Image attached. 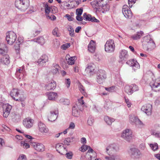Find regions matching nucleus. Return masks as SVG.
Segmentation results:
<instances>
[{
  "label": "nucleus",
  "instance_id": "obj_47",
  "mask_svg": "<svg viewBox=\"0 0 160 160\" xmlns=\"http://www.w3.org/2000/svg\"><path fill=\"white\" fill-rule=\"evenodd\" d=\"M150 146L153 151L157 150L158 148V144L157 143H154V144H150Z\"/></svg>",
  "mask_w": 160,
  "mask_h": 160
},
{
  "label": "nucleus",
  "instance_id": "obj_57",
  "mask_svg": "<svg viewBox=\"0 0 160 160\" xmlns=\"http://www.w3.org/2000/svg\"><path fill=\"white\" fill-rule=\"evenodd\" d=\"M12 115L13 119L15 120L20 119L21 118L20 115L18 113H14Z\"/></svg>",
  "mask_w": 160,
  "mask_h": 160
},
{
  "label": "nucleus",
  "instance_id": "obj_64",
  "mask_svg": "<svg viewBox=\"0 0 160 160\" xmlns=\"http://www.w3.org/2000/svg\"><path fill=\"white\" fill-rule=\"evenodd\" d=\"M155 105L158 106L160 105V97H158L157 98L154 102Z\"/></svg>",
  "mask_w": 160,
  "mask_h": 160
},
{
  "label": "nucleus",
  "instance_id": "obj_4",
  "mask_svg": "<svg viewBox=\"0 0 160 160\" xmlns=\"http://www.w3.org/2000/svg\"><path fill=\"white\" fill-rule=\"evenodd\" d=\"M115 48V44L114 41L112 39L108 40L105 45V51L108 53L114 52Z\"/></svg>",
  "mask_w": 160,
  "mask_h": 160
},
{
  "label": "nucleus",
  "instance_id": "obj_33",
  "mask_svg": "<svg viewBox=\"0 0 160 160\" xmlns=\"http://www.w3.org/2000/svg\"><path fill=\"white\" fill-rule=\"evenodd\" d=\"M75 57H70L69 54H67L66 57V59L69 65H72L74 64Z\"/></svg>",
  "mask_w": 160,
  "mask_h": 160
},
{
  "label": "nucleus",
  "instance_id": "obj_44",
  "mask_svg": "<svg viewBox=\"0 0 160 160\" xmlns=\"http://www.w3.org/2000/svg\"><path fill=\"white\" fill-rule=\"evenodd\" d=\"M73 138H67L64 140V142L66 145H69L70 144L69 143L73 141Z\"/></svg>",
  "mask_w": 160,
  "mask_h": 160
},
{
  "label": "nucleus",
  "instance_id": "obj_17",
  "mask_svg": "<svg viewBox=\"0 0 160 160\" xmlns=\"http://www.w3.org/2000/svg\"><path fill=\"white\" fill-rule=\"evenodd\" d=\"M32 146L37 151L43 152L45 150V147L42 144L34 142L32 143Z\"/></svg>",
  "mask_w": 160,
  "mask_h": 160
},
{
  "label": "nucleus",
  "instance_id": "obj_22",
  "mask_svg": "<svg viewBox=\"0 0 160 160\" xmlns=\"http://www.w3.org/2000/svg\"><path fill=\"white\" fill-rule=\"evenodd\" d=\"M128 56V52L125 50H122L119 52V58L122 61L126 60Z\"/></svg>",
  "mask_w": 160,
  "mask_h": 160
},
{
  "label": "nucleus",
  "instance_id": "obj_21",
  "mask_svg": "<svg viewBox=\"0 0 160 160\" xmlns=\"http://www.w3.org/2000/svg\"><path fill=\"white\" fill-rule=\"evenodd\" d=\"M48 60V58L47 56L46 55H43L38 59L37 63L40 66H42L45 64L46 62Z\"/></svg>",
  "mask_w": 160,
  "mask_h": 160
},
{
  "label": "nucleus",
  "instance_id": "obj_14",
  "mask_svg": "<svg viewBox=\"0 0 160 160\" xmlns=\"http://www.w3.org/2000/svg\"><path fill=\"white\" fill-rule=\"evenodd\" d=\"M55 148L56 151L62 155H64L67 151V149L63 144L62 143H58L56 145Z\"/></svg>",
  "mask_w": 160,
  "mask_h": 160
},
{
  "label": "nucleus",
  "instance_id": "obj_40",
  "mask_svg": "<svg viewBox=\"0 0 160 160\" xmlns=\"http://www.w3.org/2000/svg\"><path fill=\"white\" fill-rule=\"evenodd\" d=\"M125 91L128 94L131 95L132 93L131 87V85H127L125 87Z\"/></svg>",
  "mask_w": 160,
  "mask_h": 160
},
{
  "label": "nucleus",
  "instance_id": "obj_26",
  "mask_svg": "<svg viewBox=\"0 0 160 160\" xmlns=\"http://www.w3.org/2000/svg\"><path fill=\"white\" fill-rule=\"evenodd\" d=\"M38 127L39 131L42 133H47L48 131L46 125L41 122L38 123Z\"/></svg>",
  "mask_w": 160,
  "mask_h": 160
},
{
  "label": "nucleus",
  "instance_id": "obj_28",
  "mask_svg": "<svg viewBox=\"0 0 160 160\" xmlns=\"http://www.w3.org/2000/svg\"><path fill=\"white\" fill-rule=\"evenodd\" d=\"M47 95L48 99L50 100L54 101L58 98V94L54 92L47 93Z\"/></svg>",
  "mask_w": 160,
  "mask_h": 160
},
{
  "label": "nucleus",
  "instance_id": "obj_12",
  "mask_svg": "<svg viewBox=\"0 0 160 160\" xmlns=\"http://www.w3.org/2000/svg\"><path fill=\"white\" fill-rule=\"evenodd\" d=\"M106 78V75L105 72L103 70H101L99 71V73L97 74V81L100 84L102 83L105 79Z\"/></svg>",
  "mask_w": 160,
  "mask_h": 160
},
{
  "label": "nucleus",
  "instance_id": "obj_42",
  "mask_svg": "<svg viewBox=\"0 0 160 160\" xmlns=\"http://www.w3.org/2000/svg\"><path fill=\"white\" fill-rule=\"evenodd\" d=\"M68 31H69V34L71 37H74V30L72 27L69 26L68 28Z\"/></svg>",
  "mask_w": 160,
  "mask_h": 160
},
{
  "label": "nucleus",
  "instance_id": "obj_1",
  "mask_svg": "<svg viewBox=\"0 0 160 160\" xmlns=\"http://www.w3.org/2000/svg\"><path fill=\"white\" fill-rule=\"evenodd\" d=\"M107 153L108 156H106L105 158L108 160H120L119 156L117 152L118 150V146L113 143L108 145L106 148Z\"/></svg>",
  "mask_w": 160,
  "mask_h": 160
},
{
  "label": "nucleus",
  "instance_id": "obj_25",
  "mask_svg": "<svg viewBox=\"0 0 160 160\" xmlns=\"http://www.w3.org/2000/svg\"><path fill=\"white\" fill-rule=\"evenodd\" d=\"M24 66H23L17 70L16 75L18 78L21 79L23 77L24 72Z\"/></svg>",
  "mask_w": 160,
  "mask_h": 160
},
{
  "label": "nucleus",
  "instance_id": "obj_20",
  "mask_svg": "<svg viewBox=\"0 0 160 160\" xmlns=\"http://www.w3.org/2000/svg\"><path fill=\"white\" fill-rule=\"evenodd\" d=\"M56 83L53 80H51L45 86L46 89L48 90H54L56 88Z\"/></svg>",
  "mask_w": 160,
  "mask_h": 160
},
{
  "label": "nucleus",
  "instance_id": "obj_8",
  "mask_svg": "<svg viewBox=\"0 0 160 160\" xmlns=\"http://www.w3.org/2000/svg\"><path fill=\"white\" fill-rule=\"evenodd\" d=\"M104 0H99L93 1L91 2V5L92 6V7L95 9V12L97 13L101 9L102 6L103 4Z\"/></svg>",
  "mask_w": 160,
  "mask_h": 160
},
{
  "label": "nucleus",
  "instance_id": "obj_24",
  "mask_svg": "<svg viewBox=\"0 0 160 160\" xmlns=\"http://www.w3.org/2000/svg\"><path fill=\"white\" fill-rule=\"evenodd\" d=\"M96 43L93 40H91L89 42L88 46V50L91 52H93L96 49Z\"/></svg>",
  "mask_w": 160,
  "mask_h": 160
},
{
  "label": "nucleus",
  "instance_id": "obj_5",
  "mask_svg": "<svg viewBox=\"0 0 160 160\" xmlns=\"http://www.w3.org/2000/svg\"><path fill=\"white\" fill-rule=\"evenodd\" d=\"M150 85L152 90L156 92H160V77L153 79Z\"/></svg>",
  "mask_w": 160,
  "mask_h": 160
},
{
  "label": "nucleus",
  "instance_id": "obj_30",
  "mask_svg": "<svg viewBox=\"0 0 160 160\" xmlns=\"http://www.w3.org/2000/svg\"><path fill=\"white\" fill-rule=\"evenodd\" d=\"M9 57L8 55L3 56L0 59V62L5 65H8L10 62Z\"/></svg>",
  "mask_w": 160,
  "mask_h": 160
},
{
  "label": "nucleus",
  "instance_id": "obj_2",
  "mask_svg": "<svg viewBox=\"0 0 160 160\" xmlns=\"http://www.w3.org/2000/svg\"><path fill=\"white\" fill-rule=\"evenodd\" d=\"M142 44L143 48L146 49H152L155 47V43L149 36L144 37Z\"/></svg>",
  "mask_w": 160,
  "mask_h": 160
},
{
  "label": "nucleus",
  "instance_id": "obj_23",
  "mask_svg": "<svg viewBox=\"0 0 160 160\" xmlns=\"http://www.w3.org/2000/svg\"><path fill=\"white\" fill-rule=\"evenodd\" d=\"M95 65L93 63H90L88 65L86 68V71L90 74H92L94 72Z\"/></svg>",
  "mask_w": 160,
  "mask_h": 160
},
{
  "label": "nucleus",
  "instance_id": "obj_41",
  "mask_svg": "<svg viewBox=\"0 0 160 160\" xmlns=\"http://www.w3.org/2000/svg\"><path fill=\"white\" fill-rule=\"evenodd\" d=\"M78 87L79 88V89L81 92L84 95L86 96L87 95V94L85 92V88L81 84V83H80L78 85Z\"/></svg>",
  "mask_w": 160,
  "mask_h": 160
},
{
  "label": "nucleus",
  "instance_id": "obj_27",
  "mask_svg": "<svg viewBox=\"0 0 160 160\" xmlns=\"http://www.w3.org/2000/svg\"><path fill=\"white\" fill-rule=\"evenodd\" d=\"M8 51V48L5 44L1 43L0 44V54L4 56L6 55Z\"/></svg>",
  "mask_w": 160,
  "mask_h": 160
},
{
  "label": "nucleus",
  "instance_id": "obj_31",
  "mask_svg": "<svg viewBox=\"0 0 160 160\" xmlns=\"http://www.w3.org/2000/svg\"><path fill=\"white\" fill-rule=\"evenodd\" d=\"M110 9L109 5L107 3H104L103 5L102 6L101 9H100L98 12H101L102 13H106V12L108 11Z\"/></svg>",
  "mask_w": 160,
  "mask_h": 160
},
{
  "label": "nucleus",
  "instance_id": "obj_6",
  "mask_svg": "<svg viewBox=\"0 0 160 160\" xmlns=\"http://www.w3.org/2000/svg\"><path fill=\"white\" fill-rule=\"evenodd\" d=\"M121 137L127 141L130 142L132 137V131L128 129L124 130L122 133Z\"/></svg>",
  "mask_w": 160,
  "mask_h": 160
},
{
  "label": "nucleus",
  "instance_id": "obj_51",
  "mask_svg": "<svg viewBox=\"0 0 160 160\" xmlns=\"http://www.w3.org/2000/svg\"><path fill=\"white\" fill-rule=\"evenodd\" d=\"M58 29L57 27L55 28L52 31V34L58 37L59 36V34L58 33Z\"/></svg>",
  "mask_w": 160,
  "mask_h": 160
},
{
  "label": "nucleus",
  "instance_id": "obj_3",
  "mask_svg": "<svg viewBox=\"0 0 160 160\" xmlns=\"http://www.w3.org/2000/svg\"><path fill=\"white\" fill-rule=\"evenodd\" d=\"M15 5L18 9L24 11L28 8L29 6V0H16Z\"/></svg>",
  "mask_w": 160,
  "mask_h": 160
},
{
  "label": "nucleus",
  "instance_id": "obj_32",
  "mask_svg": "<svg viewBox=\"0 0 160 160\" xmlns=\"http://www.w3.org/2000/svg\"><path fill=\"white\" fill-rule=\"evenodd\" d=\"M23 42V38L22 37H19L18 40L15 42V48L16 50H18L20 49V45Z\"/></svg>",
  "mask_w": 160,
  "mask_h": 160
},
{
  "label": "nucleus",
  "instance_id": "obj_54",
  "mask_svg": "<svg viewBox=\"0 0 160 160\" xmlns=\"http://www.w3.org/2000/svg\"><path fill=\"white\" fill-rule=\"evenodd\" d=\"M89 147H88L87 145H84L81 147L80 150L82 152H84L88 150V148H89Z\"/></svg>",
  "mask_w": 160,
  "mask_h": 160
},
{
  "label": "nucleus",
  "instance_id": "obj_29",
  "mask_svg": "<svg viewBox=\"0 0 160 160\" xmlns=\"http://www.w3.org/2000/svg\"><path fill=\"white\" fill-rule=\"evenodd\" d=\"M10 94L11 97L15 100L17 98H16L18 97L19 95V90L18 89L13 88Z\"/></svg>",
  "mask_w": 160,
  "mask_h": 160
},
{
  "label": "nucleus",
  "instance_id": "obj_53",
  "mask_svg": "<svg viewBox=\"0 0 160 160\" xmlns=\"http://www.w3.org/2000/svg\"><path fill=\"white\" fill-rule=\"evenodd\" d=\"M105 89L107 91L112 92L115 91V86H113L109 88H105Z\"/></svg>",
  "mask_w": 160,
  "mask_h": 160
},
{
  "label": "nucleus",
  "instance_id": "obj_16",
  "mask_svg": "<svg viewBox=\"0 0 160 160\" xmlns=\"http://www.w3.org/2000/svg\"><path fill=\"white\" fill-rule=\"evenodd\" d=\"M34 120L29 118H27L23 120L24 126L27 128H29L32 127L33 125Z\"/></svg>",
  "mask_w": 160,
  "mask_h": 160
},
{
  "label": "nucleus",
  "instance_id": "obj_43",
  "mask_svg": "<svg viewBox=\"0 0 160 160\" xmlns=\"http://www.w3.org/2000/svg\"><path fill=\"white\" fill-rule=\"evenodd\" d=\"M12 106L9 104H6L3 106V110L4 111L10 112Z\"/></svg>",
  "mask_w": 160,
  "mask_h": 160
},
{
  "label": "nucleus",
  "instance_id": "obj_45",
  "mask_svg": "<svg viewBox=\"0 0 160 160\" xmlns=\"http://www.w3.org/2000/svg\"><path fill=\"white\" fill-rule=\"evenodd\" d=\"M65 155L66 157L69 159H71L73 155V153L71 151L67 152V150L66 151V153L64 154Z\"/></svg>",
  "mask_w": 160,
  "mask_h": 160
},
{
  "label": "nucleus",
  "instance_id": "obj_59",
  "mask_svg": "<svg viewBox=\"0 0 160 160\" xmlns=\"http://www.w3.org/2000/svg\"><path fill=\"white\" fill-rule=\"evenodd\" d=\"M40 31L38 30L34 29L32 31V33L33 34V37H35L40 33Z\"/></svg>",
  "mask_w": 160,
  "mask_h": 160
},
{
  "label": "nucleus",
  "instance_id": "obj_34",
  "mask_svg": "<svg viewBox=\"0 0 160 160\" xmlns=\"http://www.w3.org/2000/svg\"><path fill=\"white\" fill-rule=\"evenodd\" d=\"M44 8L45 12L47 16L50 12L51 9H54L55 11L57 10V8L55 6L49 7L47 4H46L45 5Z\"/></svg>",
  "mask_w": 160,
  "mask_h": 160
},
{
  "label": "nucleus",
  "instance_id": "obj_49",
  "mask_svg": "<svg viewBox=\"0 0 160 160\" xmlns=\"http://www.w3.org/2000/svg\"><path fill=\"white\" fill-rule=\"evenodd\" d=\"M94 119L92 117H89L87 123L89 126H92L94 122Z\"/></svg>",
  "mask_w": 160,
  "mask_h": 160
},
{
  "label": "nucleus",
  "instance_id": "obj_11",
  "mask_svg": "<svg viewBox=\"0 0 160 160\" xmlns=\"http://www.w3.org/2000/svg\"><path fill=\"white\" fill-rule=\"evenodd\" d=\"M96 156V153L90 147H89V149L86 153L85 158L87 160H92L95 158Z\"/></svg>",
  "mask_w": 160,
  "mask_h": 160
},
{
  "label": "nucleus",
  "instance_id": "obj_60",
  "mask_svg": "<svg viewBox=\"0 0 160 160\" xmlns=\"http://www.w3.org/2000/svg\"><path fill=\"white\" fill-rule=\"evenodd\" d=\"M83 12L82 8L77 9L76 10V14L77 15H81Z\"/></svg>",
  "mask_w": 160,
  "mask_h": 160
},
{
  "label": "nucleus",
  "instance_id": "obj_48",
  "mask_svg": "<svg viewBox=\"0 0 160 160\" xmlns=\"http://www.w3.org/2000/svg\"><path fill=\"white\" fill-rule=\"evenodd\" d=\"M21 145L25 149H27L30 147V145L28 143H26L25 142L23 141L21 142Z\"/></svg>",
  "mask_w": 160,
  "mask_h": 160
},
{
  "label": "nucleus",
  "instance_id": "obj_10",
  "mask_svg": "<svg viewBox=\"0 0 160 160\" xmlns=\"http://www.w3.org/2000/svg\"><path fill=\"white\" fill-rule=\"evenodd\" d=\"M122 12L124 17L127 18H131L132 16V13L127 5L123 6Z\"/></svg>",
  "mask_w": 160,
  "mask_h": 160
},
{
  "label": "nucleus",
  "instance_id": "obj_38",
  "mask_svg": "<svg viewBox=\"0 0 160 160\" xmlns=\"http://www.w3.org/2000/svg\"><path fill=\"white\" fill-rule=\"evenodd\" d=\"M104 120L106 122L108 125H110L115 121V119L108 116H106L104 118Z\"/></svg>",
  "mask_w": 160,
  "mask_h": 160
},
{
  "label": "nucleus",
  "instance_id": "obj_19",
  "mask_svg": "<svg viewBox=\"0 0 160 160\" xmlns=\"http://www.w3.org/2000/svg\"><path fill=\"white\" fill-rule=\"evenodd\" d=\"M83 19L86 21H91L92 22H98L99 20L96 18L94 17H92L91 15L89 14H87L84 13L83 15Z\"/></svg>",
  "mask_w": 160,
  "mask_h": 160
},
{
  "label": "nucleus",
  "instance_id": "obj_39",
  "mask_svg": "<svg viewBox=\"0 0 160 160\" xmlns=\"http://www.w3.org/2000/svg\"><path fill=\"white\" fill-rule=\"evenodd\" d=\"M129 121L131 123L135 122L138 118L133 114H132L129 115Z\"/></svg>",
  "mask_w": 160,
  "mask_h": 160
},
{
  "label": "nucleus",
  "instance_id": "obj_9",
  "mask_svg": "<svg viewBox=\"0 0 160 160\" xmlns=\"http://www.w3.org/2000/svg\"><path fill=\"white\" fill-rule=\"evenodd\" d=\"M130 153L132 157L134 159H138L142 157V154L138 148H132L130 149Z\"/></svg>",
  "mask_w": 160,
  "mask_h": 160
},
{
  "label": "nucleus",
  "instance_id": "obj_18",
  "mask_svg": "<svg viewBox=\"0 0 160 160\" xmlns=\"http://www.w3.org/2000/svg\"><path fill=\"white\" fill-rule=\"evenodd\" d=\"M58 112L57 111H52L50 112L48 116V121L51 122L55 121L58 117Z\"/></svg>",
  "mask_w": 160,
  "mask_h": 160
},
{
  "label": "nucleus",
  "instance_id": "obj_62",
  "mask_svg": "<svg viewBox=\"0 0 160 160\" xmlns=\"http://www.w3.org/2000/svg\"><path fill=\"white\" fill-rule=\"evenodd\" d=\"M65 83L67 87L68 88L69 87L71 84V81L70 79H66Z\"/></svg>",
  "mask_w": 160,
  "mask_h": 160
},
{
  "label": "nucleus",
  "instance_id": "obj_37",
  "mask_svg": "<svg viewBox=\"0 0 160 160\" xmlns=\"http://www.w3.org/2000/svg\"><path fill=\"white\" fill-rule=\"evenodd\" d=\"M143 34V32L142 31L138 32L136 34L131 36V38L134 40H137L140 38Z\"/></svg>",
  "mask_w": 160,
  "mask_h": 160
},
{
  "label": "nucleus",
  "instance_id": "obj_15",
  "mask_svg": "<svg viewBox=\"0 0 160 160\" xmlns=\"http://www.w3.org/2000/svg\"><path fill=\"white\" fill-rule=\"evenodd\" d=\"M152 109V105L150 104L144 105L141 108V110L148 116L150 115L151 114Z\"/></svg>",
  "mask_w": 160,
  "mask_h": 160
},
{
  "label": "nucleus",
  "instance_id": "obj_52",
  "mask_svg": "<svg viewBox=\"0 0 160 160\" xmlns=\"http://www.w3.org/2000/svg\"><path fill=\"white\" fill-rule=\"evenodd\" d=\"M26 99V98L23 95H20V96L18 98H16L15 100L16 101H20L22 102L24 101Z\"/></svg>",
  "mask_w": 160,
  "mask_h": 160
},
{
  "label": "nucleus",
  "instance_id": "obj_55",
  "mask_svg": "<svg viewBox=\"0 0 160 160\" xmlns=\"http://www.w3.org/2000/svg\"><path fill=\"white\" fill-rule=\"evenodd\" d=\"M17 160H27L26 156L23 154L20 155Z\"/></svg>",
  "mask_w": 160,
  "mask_h": 160
},
{
  "label": "nucleus",
  "instance_id": "obj_36",
  "mask_svg": "<svg viewBox=\"0 0 160 160\" xmlns=\"http://www.w3.org/2000/svg\"><path fill=\"white\" fill-rule=\"evenodd\" d=\"M33 41L41 45H43L45 42V39L42 36L36 38L34 39Z\"/></svg>",
  "mask_w": 160,
  "mask_h": 160
},
{
  "label": "nucleus",
  "instance_id": "obj_46",
  "mask_svg": "<svg viewBox=\"0 0 160 160\" xmlns=\"http://www.w3.org/2000/svg\"><path fill=\"white\" fill-rule=\"evenodd\" d=\"M135 123L137 126L140 128H142L143 127L144 125V124L142 123V122L138 118V119H137Z\"/></svg>",
  "mask_w": 160,
  "mask_h": 160
},
{
  "label": "nucleus",
  "instance_id": "obj_50",
  "mask_svg": "<svg viewBox=\"0 0 160 160\" xmlns=\"http://www.w3.org/2000/svg\"><path fill=\"white\" fill-rule=\"evenodd\" d=\"M131 87L132 93L135 91H137L139 90L138 87L135 84H132L131 85Z\"/></svg>",
  "mask_w": 160,
  "mask_h": 160
},
{
  "label": "nucleus",
  "instance_id": "obj_7",
  "mask_svg": "<svg viewBox=\"0 0 160 160\" xmlns=\"http://www.w3.org/2000/svg\"><path fill=\"white\" fill-rule=\"evenodd\" d=\"M17 36L13 32L10 31L6 33V40L8 44L12 45L16 40Z\"/></svg>",
  "mask_w": 160,
  "mask_h": 160
},
{
  "label": "nucleus",
  "instance_id": "obj_35",
  "mask_svg": "<svg viewBox=\"0 0 160 160\" xmlns=\"http://www.w3.org/2000/svg\"><path fill=\"white\" fill-rule=\"evenodd\" d=\"M80 111L78 110L77 106H73L72 107V115L75 117H78L80 115Z\"/></svg>",
  "mask_w": 160,
  "mask_h": 160
},
{
  "label": "nucleus",
  "instance_id": "obj_13",
  "mask_svg": "<svg viewBox=\"0 0 160 160\" xmlns=\"http://www.w3.org/2000/svg\"><path fill=\"white\" fill-rule=\"evenodd\" d=\"M126 63L131 67L132 69L135 71L140 68V65L137 61L133 59H132L128 61Z\"/></svg>",
  "mask_w": 160,
  "mask_h": 160
},
{
  "label": "nucleus",
  "instance_id": "obj_56",
  "mask_svg": "<svg viewBox=\"0 0 160 160\" xmlns=\"http://www.w3.org/2000/svg\"><path fill=\"white\" fill-rule=\"evenodd\" d=\"M60 101L62 102L63 104L65 105H68L69 103V100L68 99L62 98L61 99Z\"/></svg>",
  "mask_w": 160,
  "mask_h": 160
},
{
  "label": "nucleus",
  "instance_id": "obj_61",
  "mask_svg": "<svg viewBox=\"0 0 160 160\" xmlns=\"http://www.w3.org/2000/svg\"><path fill=\"white\" fill-rule=\"evenodd\" d=\"M75 123L72 122H71L68 128V129H74L75 128Z\"/></svg>",
  "mask_w": 160,
  "mask_h": 160
},
{
  "label": "nucleus",
  "instance_id": "obj_63",
  "mask_svg": "<svg viewBox=\"0 0 160 160\" xmlns=\"http://www.w3.org/2000/svg\"><path fill=\"white\" fill-rule=\"evenodd\" d=\"M70 46L69 43L63 44L61 46V48L63 50H66L67 48H69Z\"/></svg>",
  "mask_w": 160,
  "mask_h": 160
},
{
  "label": "nucleus",
  "instance_id": "obj_58",
  "mask_svg": "<svg viewBox=\"0 0 160 160\" xmlns=\"http://www.w3.org/2000/svg\"><path fill=\"white\" fill-rule=\"evenodd\" d=\"M55 66L56 67H54L52 71L54 74H56L58 72V70L59 69V67L58 64H56Z\"/></svg>",
  "mask_w": 160,
  "mask_h": 160
}]
</instances>
